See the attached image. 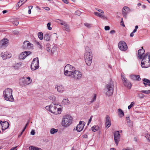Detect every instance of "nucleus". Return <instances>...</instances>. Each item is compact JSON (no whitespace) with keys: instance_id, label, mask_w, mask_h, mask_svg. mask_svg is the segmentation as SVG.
I'll use <instances>...</instances> for the list:
<instances>
[{"instance_id":"nucleus-48","label":"nucleus","mask_w":150,"mask_h":150,"mask_svg":"<svg viewBox=\"0 0 150 150\" xmlns=\"http://www.w3.org/2000/svg\"><path fill=\"white\" fill-rule=\"evenodd\" d=\"M146 138L148 139V141L150 142V134H147L146 136Z\"/></svg>"},{"instance_id":"nucleus-33","label":"nucleus","mask_w":150,"mask_h":150,"mask_svg":"<svg viewBox=\"0 0 150 150\" xmlns=\"http://www.w3.org/2000/svg\"><path fill=\"white\" fill-rule=\"evenodd\" d=\"M64 29L66 31L69 32V28L68 25L66 23L65 24H64Z\"/></svg>"},{"instance_id":"nucleus-35","label":"nucleus","mask_w":150,"mask_h":150,"mask_svg":"<svg viewBox=\"0 0 150 150\" xmlns=\"http://www.w3.org/2000/svg\"><path fill=\"white\" fill-rule=\"evenodd\" d=\"M38 37L40 39L42 40L43 38V33L41 32H39L38 33Z\"/></svg>"},{"instance_id":"nucleus-34","label":"nucleus","mask_w":150,"mask_h":150,"mask_svg":"<svg viewBox=\"0 0 150 150\" xmlns=\"http://www.w3.org/2000/svg\"><path fill=\"white\" fill-rule=\"evenodd\" d=\"M24 3H23L22 2H21L20 0L18 2L17 5L16 6V8L17 9H18Z\"/></svg>"},{"instance_id":"nucleus-49","label":"nucleus","mask_w":150,"mask_h":150,"mask_svg":"<svg viewBox=\"0 0 150 150\" xmlns=\"http://www.w3.org/2000/svg\"><path fill=\"white\" fill-rule=\"evenodd\" d=\"M56 51V49L55 48L53 47L51 49V52L52 54H53Z\"/></svg>"},{"instance_id":"nucleus-32","label":"nucleus","mask_w":150,"mask_h":150,"mask_svg":"<svg viewBox=\"0 0 150 150\" xmlns=\"http://www.w3.org/2000/svg\"><path fill=\"white\" fill-rule=\"evenodd\" d=\"M58 130L57 129H55L54 128H52L51 129L50 131V133L52 134H53L56 133L57 132Z\"/></svg>"},{"instance_id":"nucleus-39","label":"nucleus","mask_w":150,"mask_h":150,"mask_svg":"<svg viewBox=\"0 0 150 150\" xmlns=\"http://www.w3.org/2000/svg\"><path fill=\"white\" fill-rule=\"evenodd\" d=\"M141 92L144 93L145 94H149L150 93V90L144 91L142 90L140 91Z\"/></svg>"},{"instance_id":"nucleus-22","label":"nucleus","mask_w":150,"mask_h":150,"mask_svg":"<svg viewBox=\"0 0 150 150\" xmlns=\"http://www.w3.org/2000/svg\"><path fill=\"white\" fill-rule=\"evenodd\" d=\"M8 39L6 38H4L1 40L0 44L2 46H7L8 45Z\"/></svg>"},{"instance_id":"nucleus-18","label":"nucleus","mask_w":150,"mask_h":150,"mask_svg":"<svg viewBox=\"0 0 150 150\" xmlns=\"http://www.w3.org/2000/svg\"><path fill=\"white\" fill-rule=\"evenodd\" d=\"M84 126V124L83 123H82L81 121H80L79 124L77 126L76 129L78 132H81L83 129Z\"/></svg>"},{"instance_id":"nucleus-43","label":"nucleus","mask_w":150,"mask_h":150,"mask_svg":"<svg viewBox=\"0 0 150 150\" xmlns=\"http://www.w3.org/2000/svg\"><path fill=\"white\" fill-rule=\"evenodd\" d=\"M75 15L79 16L81 14V12L79 11H76L75 12Z\"/></svg>"},{"instance_id":"nucleus-60","label":"nucleus","mask_w":150,"mask_h":150,"mask_svg":"<svg viewBox=\"0 0 150 150\" xmlns=\"http://www.w3.org/2000/svg\"><path fill=\"white\" fill-rule=\"evenodd\" d=\"M82 137L84 138H87L88 137V136L86 134H85L82 135Z\"/></svg>"},{"instance_id":"nucleus-46","label":"nucleus","mask_w":150,"mask_h":150,"mask_svg":"<svg viewBox=\"0 0 150 150\" xmlns=\"http://www.w3.org/2000/svg\"><path fill=\"white\" fill-rule=\"evenodd\" d=\"M144 95L142 93H139L138 94V96L141 98H144Z\"/></svg>"},{"instance_id":"nucleus-10","label":"nucleus","mask_w":150,"mask_h":150,"mask_svg":"<svg viewBox=\"0 0 150 150\" xmlns=\"http://www.w3.org/2000/svg\"><path fill=\"white\" fill-rule=\"evenodd\" d=\"M119 48L121 51H126L127 49V46L126 43L123 41H121L118 44Z\"/></svg>"},{"instance_id":"nucleus-30","label":"nucleus","mask_w":150,"mask_h":150,"mask_svg":"<svg viewBox=\"0 0 150 150\" xmlns=\"http://www.w3.org/2000/svg\"><path fill=\"white\" fill-rule=\"evenodd\" d=\"M118 115L119 117H122L124 115V112L121 109H118Z\"/></svg>"},{"instance_id":"nucleus-27","label":"nucleus","mask_w":150,"mask_h":150,"mask_svg":"<svg viewBox=\"0 0 150 150\" xmlns=\"http://www.w3.org/2000/svg\"><path fill=\"white\" fill-rule=\"evenodd\" d=\"M50 35L49 33H47L45 34L44 36V39L47 41H48L50 39Z\"/></svg>"},{"instance_id":"nucleus-17","label":"nucleus","mask_w":150,"mask_h":150,"mask_svg":"<svg viewBox=\"0 0 150 150\" xmlns=\"http://www.w3.org/2000/svg\"><path fill=\"white\" fill-rule=\"evenodd\" d=\"M1 56L4 60H5L7 58H10L11 57V55L10 53L5 52L4 53H1Z\"/></svg>"},{"instance_id":"nucleus-42","label":"nucleus","mask_w":150,"mask_h":150,"mask_svg":"<svg viewBox=\"0 0 150 150\" xmlns=\"http://www.w3.org/2000/svg\"><path fill=\"white\" fill-rule=\"evenodd\" d=\"M50 25H51V23H49L47 24V27L48 29L49 30H51L52 29V28L50 27Z\"/></svg>"},{"instance_id":"nucleus-3","label":"nucleus","mask_w":150,"mask_h":150,"mask_svg":"<svg viewBox=\"0 0 150 150\" xmlns=\"http://www.w3.org/2000/svg\"><path fill=\"white\" fill-rule=\"evenodd\" d=\"M3 95L6 100L11 102L14 100L12 95V90L10 88L6 89L4 91Z\"/></svg>"},{"instance_id":"nucleus-29","label":"nucleus","mask_w":150,"mask_h":150,"mask_svg":"<svg viewBox=\"0 0 150 150\" xmlns=\"http://www.w3.org/2000/svg\"><path fill=\"white\" fill-rule=\"evenodd\" d=\"M121 76L122 81V82L123 83L125 84V83L126 82L128 81L127 79L125 77V76L124 75H123L121 74Z\"/></svg>"},{"instance_id":"nucleus-8","label":"nucleus","mask_w":150,"mask_h":150,"mask_svg":"<svg viewBox=\"0 0 150 150\" xmlns=\"http://www.w3.org/2000/svg\"><path fill=\"white\" fill-rule=\"evenodd\" d=\"M71 76L75 80H79L82 77V74L79 71L75 70Z\"/></svg>"},{"instance_id":"nucleus-45","label":"nucleus","mask_w":150,"mask_h":150,"mask_svg":"<svg viewBox=\"0 0 150 150\" xmlns=\"http://www.w3.org/2000/svg\"><path fill=\"white\" fill-rule=\"evenodd\" d=\"M50 99L52 100L53 101H55L56 100V98L54 96H50Z\"/></svg>"},{"instance_id":"nucleus-1","label":"nucleus","mask_w":150,"mask_h":150,"mask_svg":"<svg viewBox=\"0 0 150 150\" xmlns=\"http://www.w3.org/2000/svg\"><path fill=\"white\" fill-rule=\"evenodd\" d=\"M84 58L87 65L90 66L92 62L93 55L91 50L88 47L86 48Z\"/></svg>"},{"instance_id":"nucleus-51","label":"nucleus","mask_w":150,"mask_h":150,"mask_svg":"<svg viewBox=\"0 0 150 150\" xmlns=\"http://www.w3.org/2000/svg\"><path fill=\"white\" fill-rule=\"evenodd\" d=\"M120 25L123 26V27L125 26V25L124 24L123 19L122 18H121V19Z\"/></svg>"},{"instance_id":"nucleus-52","label":"nucleus","mask_w":150,"mask_h":150,"mask_svg":"<svg viewBox=\"0 0 150 150\" xmlns=\"http://www.w3.org/2000/svg\"><path fill=\"white\" fill-rule=\"evenodd\" d=\"M84 25L88 28H90L91 27V24L87 23H85Z\"/></svg>"},{"instance_id":"nucleus-54","label":"nucleus","mask_w":150,"mask_h":150,"mask_svg":"<svg viewBox=\"0 0 150 150\" xmlns=\"http://www.w3.org/2000/svg\"><path fill=\"white\" fill-rule=\"evenodd\" d=\"M19 23V22L18 21H14L13 23V24L14 25H17Z\"/></svg>"},{"instance_id":"nucleus-58","label":"nucleus","mask_w":150,"mask_h":150,"mask_svg":"<svg viewBox=\"0 0 150 150\" xmlns=\"http://www.w3.org/2000/svg\"><path fill=\"white\" fill-rule=\"evenodd\" d=\"M63 2L66 4H68L69 3L68 0H62Z\"/></svg>"},{"instance_id":"nucleus-50","label":"nucleus","mask_w":150,"mask_h":150,"mask_svg":"<svg viewBox=\"0 0 150 150\" xmlns=\"http://www.w3.org/2000/svg\"><path fill=\"white\" fill-rule=\"evenodd\" d=\"M33 8V6H30L28 7V8L29 9V10L28 11V13L29 14H30L31 13V10Z\"/></svg>"},{"instance_id":"nucleus-23","label":"nucleus","mask_w":150,"mask_h":150,"mask_svg":"<svg viewBox=\"0 0 150 150\" xmlns=\"http://www.w3.org/2000/svg\"><path fill=\"white\" fill-rule=\"evenodd\" d=\"M131 77L132 79L140 81L141 80V78L139 75H133L131 76Z\"/></svg>"},{"instance_id":"nucleus-25","label":"nucleus","mask_w":150,"mask_h":150,"mask_svg":"<svg viewBox=\"0 0 150 150\" xmlns=\"http://www.w3.org/2000/svg\"><path fill=\"white\" fill-rule=\"evenodd\" d=\"M125 83V84H123V85L125 86L126 87L130 89L132 87V84L131 82L128 81L127 82H126Z\"/></svg>"},{"instance_id":"nucleus-7","label":"nucleus","mask_w":150,"mask_h":150,"mask_svg":"<svg viewBox=\"0 0 150 150\" xmlns=\"http://www.w3.org/2000/svg\"><path fill=\"white\" fill-rule=\"evenodd\" d=\"M148 53L144 55L142 59L141 62V66L142 68H148L150 67V61L149 60H146L148 57Z\"/></svg>"},{"instance_id":"nucleus-40","label":"nucleus","mask_w":150,"mask_h":150,"mask_svg":"<svg viewBox=\"0 0 150 150\" xmlns=\"http://www.w3.org/2000/svg\"><path fill=\"white\" fill-rule=\"evenodd\" d=\"M37 46L40 49H42V46L40 43L38 42H36V43Z\"/></svg>"},{"instance_id":"nucleus-11","label":"nucleus","mask_w":150,"mask_h":150,"mask_svg":"<svg viewBox=\"0 0 150 150\" xmlns=\"http://www.w3.org/2000/svg\"><path fill=\"white\" fill-rule=\"evenodd\" d=\"M32 81V80L30 79V78L29 77H28L26 79H25L24 78H23L20 80V83L21 85L24 86H25L29 85Z\"/></svg>"},{"instance_id":"nucleus-28","label":"nucleus","mask_w":150,"mask_h":150,"mask_svg":"<svg viewBox=\"0 0 150 150\" xmlns=\"http://www.w3.org/2000/svg\"><path fill=\"white\" fill-rule=\"evenodd\" d=\"M94 14L97 16L101 18H105V16L104 15L101 13H100L98 12H95Z\"/></svg>"},{"instance_id":"nucleus-47","label":"nucleus","mask_w":150,"mask_h":150,"mask_svg":"<svg viewBox=\"0 0 150 150\" xmlns=\"http://www.w3.org/2000/svg\"><path fill=\"white\" fill-rule=\"evenodd\" d=\"M96 94H94V95L93 98L92 100L91 101V102L92 103V102H93L95 101L96 100Z\"/></svg>"},{"instance_id":"nucleus-14","label":"nucleus","mask_w":150,"mask_h":150,"mask_svg":"<svg viewBox=\"0 0 150 150\" xmlns=\"http://www.w3.org/2000/svg\"><path fill=\"white\" fill-rule=\"evenodd\" d=\"M114 139L115 142V144H116L117 146L118 143L120 138V135L119 133V131H117L114 133Z\"/></svg>"},{"instance_id":"nucleus-19","label":"nucleus","mask_w":150,"mask_h":150,"mask_svg":"<svg viewBox=\"0 0 150 150\" xmlns=\"http://www.w3.org/2000/svg\"><path fill=\"white\" fill-rule=\"evenodd\" d=\"M55 88H57V91L60 93L62 92L64 90L63 85L59 84L55 86Z\"/></svg>"},{"instance_id":"nucleus-21","label":"nucleus","mask_w":150,"mask_h":150,"mask_svg":"<svg viewBox=\"0 0 150 150\" xmlns=\"http://www.w3.org/2000/svg\"><path fill=\"white\" fill-rule=\"evenodd\" d=\"M142 49L139 50H138V57L139 59H141L142 58V56L144 54L145 51L144 49H143V47H142Z\"/></svg>"},{"instance_id":"nucleus-24","label":"nucleus","mask_w":150,"mask_h":150,"mask_svg":"<svg viewBox=\"0 0 150 150\" xmlns=\"http://www.w3.org/2000/svg\"><path fill=\"white\" fill-rule=\"evenodd\" d=\"M143 81L144 82L143 83L145 87L147 86L146 83L148 84V86H150V81L149 80L146 79H144Z\"/></svg>"},{"instance_id":"nucleus-64","label":"nucleus","mask_w":150,"mask_h":150,"mask_svg":"<svg viewBox=\"0 0 150 150\" xmlns=\"http://www.w3.org/2000/svg\"><path fill=\"white\" fill-rule=\"evenodd\" d=\"M50 48L49 47H47L46 48V50L48 52H50Z\"/></svg>"},{"instance_id":"nucleus-37","label":"nucleus","mask_w":150,"mask_h":150,"mask_svg":"<svg viewBox=\"0 0 150 150\" xmlns=\"http://www.w3.org/2000/svg\"><path fill=\"white\" fill-rule=\"evenodd\" d=\"M99 127L98 126H94L92 127V131L95 132L99 129Z\"/></svg>"},{"instance_id":"nucleus-41","label":"nucleus","mask_w":150,"mask_h":150,"mask_svg":"<svg viewBox=\"0 0 150 150\" xmlns=\"http://www.w3.org/2000/svg\"><path fill=\"white\" fill-rule=\"evenodd\" d=\"M28 123H27V124H26V125H25V127H24V129H23L22 131L21 132V133L20 134L18 135V137H21V135L23 133V132H24V131H25V129L26 128V126L28 124Z\"/></svg>"},{"instance_id":"nucleus-12","label":"nucleus","mask_w":150,"mask_h":150,"mask_svg":"<svg viewBox=\"0 0 150 150\" xmlns=\"http://www.w3.org/2000/svg\"><path fill=\"white\" fill-rule=\"evenodd\" d=\"M33 46V45L30 43L28 41H25L23 43L22 47L24 49H30L32 48Z\"/></svg>"},{"instance_id":"nucleus-59","label":"nucleus","mask_w":150,"mask_h":150,"mask_svg":"<svg viewBox=\"0 0 150 150\" xmlns=\"http://www.w3.org/2000/svg\"><path fill=\"white\" fill-rule=\"evenodd\" d=\"M92 117H93L92 116H91V117L89 120L88 122V125L91 122V120H92Z\"/></svg>"},{"instance_id":"nucleus-44","label":"nucleus","mask_w":150,"mask_h":150,"mask_svg":"<svg viewBox=\"0 0 150 150\" xmlns=\"http://www.w3.org/2000/svg\"><path fill=\"white\" fill-rule=\"evenodd\" d=\"M134 104V102H132L131 103L130 105L128 106V109H130L131 108V107L133 106Z\"/></svg>"},{"instance_id":"nucleus-9","label":"nucleus","mask_w":150,"mask_h":150,"mask_svg":"<svg viewBox=\"0 0 150 150\" xmlns=\"http://www.w3.org/2000/svg\"><path fill=\"white\" fill-rule=\"evenodd\" d=\"M39 60L38 58H35L33 59L31 65V68L33 70H35L38 68Z\"/></svg>"},{"instance_id":"nucleus-13","label":"nucleus","mask_w":150,"mask_h":150,"mask_svg":"<svg viewBox=\"0 0 150 150\" xmlns=\"http://www.w3.org/2000/svg\"><path fill=\"white\" fill-rule=\"evenodd\" d=\"M31 53L30 51H25L21 53L20 54L19 58L20 60H23L25 59L28 55Z\"/></svg>"},{"instance_id":"nucleus-53","label":"nucleus","mask_w":150,"mask_h":150,"mask_svg":"<svg viewBox=\"0 0 150 150\" xmlns=\"http://www.w3.org/2000/svg\"><path fill=\"white\" fill-rule=\"evenodd\" d=\"M96 10L101 13H104V11L98 8H96Z\"/></svg>"},{"instance_id":"nucleus-61","label":"nucleus","mask_w":150,"mask_h":150,"mask_svg":"<svg viewBox=\"0 0 150 150\" xmlns=\"http://www.w3.org/2000/svg\"><path fill=\"white\" fill-rule=\"evenodd\" d=\"M43 8L47 11H49L50 10V8L48 7H43Z\"/></svg>"},{"instance_id":"nucleus-20","label":"nucleus","mask_w":150,"mask_h":150,"mask_svg":"<svg viewBox=\"0 0 150 150\" xmlns=\"http://www.w3.org/2000/svg\"><path fill=\"white\" fill-rule=\"evenodd\" d=\"M0 123L2 126V130H5L6 129L8 128L9 127V124L8 122H3L2 123Z\"/></svg>"},{"instance_id":"nucleus-2","label":"nucleus","mask_w":150,"mask_h":150,"mask_svg":"<svg viewBox=\"0 0 150 150\" xmlns=\"http://www.w3.org/2000/svg\"><path fill=\"white\" fill-rule=\"evenodd\" d=\"M58 105L55 104L51 105L49 106L46 107V109L49 110L51 112L56 115L59 114L61 113L62 109L58 107Z\"/></svg>"},{"instance_id":"nucleus-62","label":"nucleus","mask_w":150,"mask_h":150,"mask_svg":"<svg viewBox=\"0 0 150 150\" xmlns=\"http://www.w3.org/2000/svg\"><path fill=\"white\" fill-rule=\"evenodd\" d=\"M115 33V31L114 30H112L110 32V33L112 34H113Z\"/></svg>"},{"instance_id":"nucleus-63","label":"nucleus","mask_w":150,"mask_h":150,"mask_svg":"<svg viewBox=\"0 0 150 150\" xmlns=\"http://www.w3.org/2000/svg\"><path fill=\"white\" fill-rule=\"evenodd\" d=\"M148 58H147L146 60H149L150 61V55H149V52H148Z\"/></svg>"},{"instance_id":"nucleus-6","label":"nucleus","mask_w":150,"mask_h":150,"mask_svg":"<svg viewBox=\"0 0 150 150\" xmlns=\"http://www.w3.org/2000/svg\"><path fill=\"white\" fill-rule=\"evenodd\" d=\"M114 86L112 82L107 84L106 86V94L108 96H111L113 92Z\"/></svg>"},{"instance_id":"nucleus-26","label":"nucleus","mask_w":150,"mask_h":150,"mask_svg":"<svg viewBox=\"0 0 150 150\" xmlns=\"http://www.w3.org/2000/svg\"><path fill=\"white\" fill-rule=\"evenodd\" d=\"M126 120H127V123L129 126H131L132 125L133 122L130 120L129 117H126Z\"/></svg>"},{"instance_id":"nucleus-55","label":"nucleus","mask_w":150,"mask_h":150,"mask_svg":"<svg viewBox=\"0 0 150 150\" xmlns=\"http://www.w3.org/2000/svg\"><path fill=\"white\" fill-rule=\"evenodd\" d=\"M110 29V27L109 26H105V30H109Z\"/></svg>"},{"instance_id":"nucleus-31","label":"nucleus","mask_w":150,"mask_h":150,"mask_svg":"<svg viewBox=\"0 0 150 150\" xmlns=\"http://www.w3.org/2000/svg\"><path fill=\"white\" fill-rule=\"evenodd\" d=\"M69 102L67 98H65L62 100V103L64 105H67L69 104Z\"/></svg>"},{"instance_id":"nucleus-36","label":"nucleus","mask_w":150,"mask_h":150,"mask_svg":"<svg viewBox=\"0 0 150 150\" xmlns=\"http://www.w3.org/2000/svg\"><path fill=\"white\" fill-rule=\"evenodd\" d=\"M29 148L31 150H41L40 148L34 146L30 147Z\"/></svg>"},{"instance_id":"nucleus-57","label":"nucleus","mask_w":150,"mask_h":150,"mask_svg":"<svg viewBox=\"0 0 150 150\" xmlns=\"http://www.w3.org/2000/svg\"><path fill=\"white\" fill-rule=\"evenodd\" d=\"M31 134L32 135H34L35 134V132L34 130H32L31 132Z\"/></svg>"},{"instance_id":"nucleus-38","label":"nucleus","mask_w":150,"mask_h":150,"mask_svg":"<svg viewBox=\"0 0 150 150\" xmlns=\"http://www.w3.org/2000/svg\"><path fill=\"white\" fill-rule=\"evenodd\" d=\"M58 22L61 25H64V24H66L64 21L59 19L58 20Z\"/></svg>"},{"instance_id":"nucleus-15","label":"nucleus","mask_w":150,"mask_h":150,"mask_svg":"<svg viewBox=\"0 0 150 150\" xmlns=\"http://www.w3.org/2000/svg\"><path fill=\"white\" fill-rule=\"evenodd\" d=\"M130 11V9L127 6H124L122 9V13L125 18H126L127 17V14Z\"/></svg>"},{"instance_id":"nucleus-5","label":"nucleus","mask_w":150,"mask_h":150,"mask_svg":"<svg viewBox=\"0 0 150 150\" xmlns=\"http://www.w3.org/2000/svg\"><path fill=\"white\" fill-rule=\"evenodd\" d=\"M72 117L70 115H67L63 117L62 121V125L64 127H67L71 124Z\"/></svg>"},{"instance_id":"nucleus-4","label":"nucleus","mask_w":150,"mask_h":150,"mask_svg":"<svg viewBox=\"0 0 150 150\" xmlns=\"http://www.w3.org/2000/svg\"><path fill=\"white\" fill-rule=\"evenodd\" d=\"M75 70L74 67L70 64H67L64 67V73L65 75L71 76Z\"/></svg>"},{"instance_id":"nucleus-56","label":"nucleus","mask_w":150,"mask_h":150,"mask_svg":"<svg viewBox=\"0 0 150 150\" xmlns=\"http://www.w3.org/2000/svg\"><path fill=\"white\" fill-rule=\"evenodd\" d=\"M19 66V64H17L14 67L15 69H18V67Z\"/></svg>"},{"instance_id":"nucleus-16","label":"nucleus","mask_w":150,"mask_h":150,"mask_svg":"<svg viewBox=\"0 0 150 150\" xmlns=\"http://www.w3.org/2000/svg\"><path fill=\"white\" fill-rule=\"evenodd\" d=\"M111 120L109 116L107 115L106 117V121L105 122V126L106 128L107 129L111 125Z\"/></svg>"}]
</instances>
